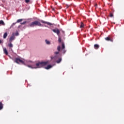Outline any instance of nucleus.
Segmentation results:
<instances>
[{"instance_id":"32","label":"nucleus","mask_w":124,"mask_h":124,"mask_svg":"<svg viewBox=\"0 0 124 124\" xmlns=\"http://www.w3.org/2000/svg\"><path fill=\"white\" fill-rule=\"evenodd\" d=\"M69 6L68 5H67V8H68Z\"/></svg>"},{"instance_id":"25","label":"nucleus","mask_w":124,"mask_h":124,"mask_svg":"<svg viewBox=\"0 0 124 124\" xmlns=\"http://www.w3.org/2000/svg\"><path fill=\"white\" fill-rule=\"evenodd\" d=\"M25 1L26 3H29L30 2V0H25Z\"/></svg>"},{"instance_id":"23","label":"nucleus","mask_w":124,"mask_h":124,"mask_svg":"<svg viewBox=\"0 0 124 124\" xmlns=\"http://www.w3.org/2000/svg\"><path fill=\"white\" fill-rule=\"evenodd\" d=\"M58 42H59V43H61V42H62V39L61 38V37H59Z\"/></svg>"},{"instance_id":"7","label":"nucleus","mask_w":124,"mask_h":124,"mask_svg":"<svg viewBox=\"0 0 124 124\" xmlns=\"http://www.w3.org/2000/svg\"><path fill=\"white\" fill-rule=\"evenodd\" d=\"M20 58H16L14 60V62H16V63L19 64L20 63Z\"/></svg>"},{"instance_id":"2","label":"nucleus","mask_w":124,"mask_h":124,"mask_svg":"<svg viewBox=\"0 0 124 124\" xmlns=\"http://www.w3.org/2000/svg\"><path fill=\"white\" fill-rule=\"evenodd\" d=\"M35 26L42 27V24L37 20H35L29 24V27H31V28H34Z\"/></svg>"},{"instance_id":"11","label":"nucleus","mask_w":124,"mask_h":124,"mask_svg":"<svg viewBox=\"0 0 124 124\" xmlns=\"http://www.w3.org/2000/svg\"><path fill=\"white\" fill-rule=\"evenodd\" d=\"M8 46L10 48H13V45L11 43H9L8 45Z\"/></svg>"},{"instance_id":"12","label":"nucleus","mask_w":124,"mask_h":124,"mask_svg":"<svg viewBox=\"0 0 124 124\" xmlns=\"http://www.w3.org/2000/svg\"><path fill=\"white\" fill-rule=\"evenodd\" d=\"M84 26H85V25L84 24V23L82 22H81L80 23V29H82V28H84Z\"/></svg>"},{"instance_id":"13","label":"nucleus","mask_w":124,"mask_h":124,"mask_svg":"<svg viewBox=\"0 0 124 124\" xmlns=\"http://www.w3.org/2000/svg\"><path fill=\"white\" fill-rule=\"evenodd\" d=\"M52 67V65H48L46 67H45L46 69H50Z\"/></svg>"},{"instance_id":"16","label":"nucleus","mask_w":124,"mask_h":124,"mask_svg":"<svg viewBox=\"0 0 124 124\" xmlns=\"http://www.w3.org/2000/svg\"><path fill=\"white\" fill-rule=\"evenodd\" d=\"M19 62H20V63H22V64H25V62L22 60L20 59V60L19 61Z\"/></svg>"},{"instance_id":"9","label":"nucleus","mask_w":124,"mask_h":124,"mask_svg":"<svg viewBox=\"0 0 124 124\" xmlns=\"http://www.w3.org/2000/svg\"><path fill=\"white\" fill-rule=\"evenodd\" d=\"M94 49H98V48H99V45H98L97 44H95L94 45Z\"/></svg>"},{"instance_id":"14","label":"nucleus","mask_w":124,"mask_h":124,"mask_svg":"<svg viewBox=\"0 0 124 124\" xmlns=\"http://www.w3.org/2000/svg\"><path fill=\"white\" fill-rule=\"evenodd\" d=\"M7 37V32L4 33L3 35V38L5 39Z\"/></svg>"},{"instance_id":"3","label":"nucleus","mask_w":124,"mask_h":124,"mask_svg":"<svg viewBox=\"0 0 124 124\" xmlns=\"http://www.w3.org/2000/svg\"><path fill=\"white\" fill-rule=\"evenodd\" d=\"M105 40L107 41H110V42H113V37L111 36H108V37L105 38Z\"/></svg>"},{"instance_id":"5","label":"nucleus","mask_w":124,"mask_h":124,"mask_svg":"<svg viewBox=\"0 0 124 124\" xmlns=\"http://www.w3.org/2000/svg\"><path fill=\"white\" fill-rule=\"evenodd\" d=\"M14 39H15V35H14V34H13L11 37H10L9 42L11 43V42H12Z\"/></svg>"},{"instance_id":"17","label":"nucleus","mask_w":124,"mask_h":124,"mask_svg":"<svg viewBox=\"0 0 124 124\" xmlns=\"http://www.w3.org/2000/svg\"><path fill=\"white\" fill-rule=\"evenodd\" d=\"M22 21H23L22 19H18L16 21V23H21V22H22Z\"/></svg>"},{"instance_id":"4","label":"nucleus","mask_w":124,"mask_h":124,"mask_svg":"<svg viewBox=\"0 0 124 124\" xmlns=\"http://www.w3.org/2000/svg\"><path fill=\"white\" fill-rule=\"evenodd\" d=\"M52 31H53V32H55V33H57V35H60V33L61 32L60 31V30H59V29H58L57 28L52 30Z\"/></svg>"},{"instance_id":"6","label":"nucleus","mask_w":124,"mask_h":124,"mask_svg":"<svg viewBox=\"0 0 124 124\" xmlns=\"http://www.w3.org/2000/svg\"><path fill=\"white\" fill-rule=\"evenodd\" d=\"M41 23H43V24H46V25H48V26H51L52 24L48 22L44 21V20H41Z\"/></svg>"},{"instance_id":"20","label":"nucleus","mask_w":124,"mask_h":124,"mask_svg":"<svg viewBox=\"0 0 124 124\" xmlns=\"http://www.w3.org/2000/svg\"><path fill=\"white\" fill-rule=\"evenodd\" d=\"M0 25H4V22L3 20H0Z\"/></svg>"},{"instance_id":"29","label":"nucleus","mask_w":124,"mask_h":124,"mask_svg":"<svg viewBox=\"0 0 124 124\" xmlns=\"http://www.w3.org/2000/svg\"><path fill=\"white\" fill-rule=\"evenodd\" d=\"M114 16L113 15V14L112 13H110V15H109V16L110 17H113Z\"/></svg>"},{"instance_id":"26","label":"nucleus","mask_w":124,"mask_h":124,"mask_svg":"<svg viewBox=\"0 0 124 124\" xmlns=\"http://www.w3.org/2000/svg\"><path fill=\"white\" fill-rule=\"evenodd\" d=\"M56 57L54 56V57H51V60H55L56 59Z\"/></svg>"},{"instance_id":"27","label":"nucleus","mask_w":124,"mask_h":124,"mask_svg":"<svg viewBox=\"0 0 124 124\" xmlns=\"http://www.w3.org/2000/svg\"><path fill=\"white\" fill-rule=\"evenodd\" d=\"M26 23H27V22L24 21V22H22V23H21V25H25V24H26Z\"/></svg>"},{"instance_id":"1","label":"nucleus","mask_w":124,"mask_h":124,"mask_svg":"<svg viewBox=\"0 0 124 124\" xmlns=\"http://www.w3.org/2000/svg\"><path fill=\"white\" fill-rule=\"evenodd\" d=\"M47 63H49V62L48 61L38 62L36 63V67H32L31 65H28V67H31V68H40V67H42V66L47 65Z\"/></svg>"},{"instance_id":"8","label":"nucleus","mask_w":124,"mask_h":124,"mask_svg":"<svg viewBox=\"0 0 124 124\" xmlns=\"http://www.w3.org/2000/svg\"><path fill=\"white\" fill-rule=\"evenodd\" d=\"M3 109V104L2 102H0V110H2Z\"/></svg>"},{"instance_id":"15","label":"nucleus","mask_w":124,"mask_h":124,"mask_svg":"<svg viewBox=\"0 0 124 124\" xmlns=\"http://www.w3.org/2000/svg\"><path fill=\"white\" fill-rule=\"evenodd\" d=\"M62 62V58H60L58 61H56L57 63H60Z\"/></svg>"},{"instance_id":"24","label":"nucleus","mask_w":124,"mask_h":124,"mask_svg":"<svg viewBox=\"0 0 124 124\" xmlns=\"http://www.w3.org/2000/svg\"><path fill=\"white\" fill-rule=\"evenodd\" d=\"M65 52H66V50H65V49H62V53H63V54H65Z\"/></svg>"},{"instance_id":"31","label":"nucleus","mask_w":124,"mask_h":124,"mask_svg":"<svg viewBox=\"0 0 124 124\" xmlns=\"http://www.w3.org/2000/svg\"><path fill=\"white\" fill-rule=\"evenodd\" d=\"M2 43V41H1V40H0V44Z\"/></svg>"},{"instance_id":"30","label":"nucleus","mask_w":124,"mask_h":124,"mask_svg":"<svg viewBox=\"0 0 124 124\" xmlns=\"http://www.w3.org/2000/svg\"><path fill=\"white\" fill-rule=\"evenodd\" d=\"M54 54H55V55H58V54H59V52H58V51H56V52H55L54 53Z\"/></svg>"},{"instance_id":"10","label":"nucleus","mask_w":124,"mask_h":124,"mask_svg":"<svg viewBox=\"0 0 124 124\" xmlns=\"http://www.w3.org/2000/svg\"><path fill=\"white\" fill-rule=\"evenodd\" d=\"M3 52L4 54H5L6 55H8V52L7 51V50L6 49V48L3 49Z\"/></svg>"},{"instance_id":"22","label":"nucleus","mask_w":124,"mask_h":124,"mask_svg":"<svg viewBox=\"0 0 124 124\" xmlns=\"http://www.w3.org/2000/svg\"><path fill=\"white\" fill-rule=\"evenodd\" d=\"M46 44H47L48 45H49V44H50V42L47 40H45Z\"/></svg>"},{"instance_id":"21","label":"nucleus","mask_w":124,"mask_h":124,"mask_svg":"<svg viewBox=\"0 0 124 124\" xmlns=\"http://www.w3.org/2000/svg\"><path fill=\"white\" fill-rule=\"evenodd\" d=\"M57 50L59 51V52H60V51H61V46H59L57 47Z\"/></svg>"},{"instance_id":"19","label":"nucleus","mask_w":124,"mask_h":124,"mask_svg":"<svg viewBox=\"0 0 124 124\" xmlns=\"http://www.w3.org/2000/svg\"><path fill=\"white\" fill-rule=\"evenodd\" d=\"M16 25V23H13L11 26L10 28L11 29V28H13V27H14V26H15Z\"/></svg>"},{"instance_id":"18","label":"nucleus","mask_w":124,"mask_h":124,"mask_svg":"<svg viewBox=\"0 0 124 124\" xmlns=\"http://www.w3.org/2000/svg\"><path fill=\"white\" fill-rule=\"evenodd\" d=\"M65 48V46H64V43H62V49H64Z\"/></svg>"},{"instance_id":"28","label":"nucleus","mask_w":124,"mask_h":124,"mask_svg":"<svg viewBox=\"0 0 124 124\" xmlns=\"http://www.w3.org/2000/svg\"><path fill=\"white\" fill-rule=\"evenodd\" d=\"M15 35H16V36H18V35H19V33H18V32H16L15 34Z\"/></svg>"}]
</instances>
